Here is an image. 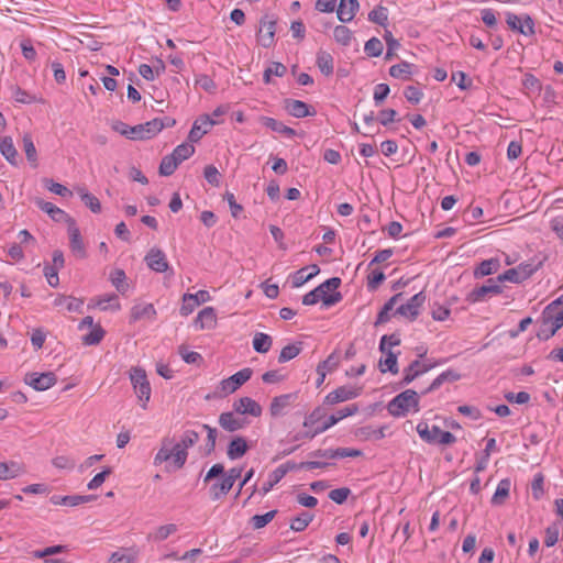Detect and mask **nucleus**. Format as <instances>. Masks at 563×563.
<instances>
[{
  "label": "nucleus",
  "mask_w": 563,
  "mask_h": 563,
  "mask_svg": "<svg viewBox=\"0 0 563 563\" xmlns=\"http://www.w3.org/2000/svg\"><path fill=\"white\" fill-rule=\"evenodd\" d=\"M341 285L339 277H332L314 288L318 295H321V301L325 307L333 306L342 300V295L335 291Z\"/></svg>",
  "instance_id": "obj_7"
},
{
  "label": "nucleus",
  "mask_w": 563,
  "mask_h": 563,
  "mask_svg": "<svg viewBox=\"0 0 563 563\" xmlns=\"http://www.w3.org/2000/svg\"><path fill=\"white\" fill-rule=\"evenodd\" d=\"M203 175L206 180L212 186H219L220 184V173L217 167L213 165H208L205 167Z\"/></svg>",
  "instance_id": "obj_64"
},
{
  "label": "nucleus",
  "mask_w": 563,
  "mask_h": 563,
  "mask_svg": "<svg viewBox=\"0 0 563 563\" xmlns=\"http://www.w3.org/2000/svg\"><path fill=\"white\" fill-rule=\"evenodd\" d=\"M284 108L288 114L298 119L316 114L313 108L300 100L286 99L284 101Z\"/></svg>",
  "instance_id": "obj_19"
},
{
  "label": "nucleus",
  "mask_w": 563,
  "mask_h": 563,
  "mask_svg": "<svg viewBox=\"0 0 563 563\" xmlns=\"http://www.w3.org/2000/svg\"><path fill=\"white\" fill-rule=\"evenodd\" d=\"M199 305L194 299L192 294H185L183 296V303L180 307V314L184 317L189 316Z\"/></svg>",
  "instance_id": "obj_54"
},
{
  "label": "nucleus",
  "mask_w": 563,
  "mask_h": 563,
  "mask_svg": "<svg viewBox=\"0 0 563 563\" xmlns=\"http://www.w3.org/2000/svg\"><path fill=\"white\" fill-rule=\"evenodd\" d=\"M273 340L268 334L257 332L253 338V347L257 353H267L272 346Z\"/></svg>",
  "instance_id": "obj_39"
},
{
  "label": "nucleus",
  "mask_w": 563,
  "mask_h": 563,
  "mask_svg": "<svg viewBox=\"0 0 563 563\" xmlns=\"http://www.w3.org/2000/svg\"><path fill=\"white\" fill-rule=\"evenodd\" d=\"M54 307H65L67 311H80L81 307L84 305V301L81 299H77L74 297L65 296V295H58L54 299Z\"/></svg>",
  "instance_id": "obj_33"
},
{
  "label": "nucleus",
  "mask_w": 563,
  "mask_h": 563,
  "mask_svg": "<svg viewBox=\"0 0 563 563\" xmlns=\"http://www.w3.org/2000/svg\"><path fill=\"white\" fill-rule=\"evenodd\" d=\"M88 308H99L102 311H118L121 309L119 298L115 294L102 295L90 299Z\"/></svg>",
  "instance_id": "obj_21"
},
{
  "label": "nucleus",
  "mask_w": 563,
  "mask_h": 563,
  "mask_svg": "<svg viewBox=\"0 0 563 563\" xmlns=\"http://www.w3.org/2000/svg\"><path fill=\"white\" fill-rule=\"evenodd\" d=\"M417 432L420 438L431 444H443L450 445L456 441L454 434L449 431L441 430L438 426L429 428L427 422H420L417 424Z\"/></svg>",
  "instance_id": "obj_4"
},
{
  "label": "nucleus",
  "mask_w": 563,
  "mask_h": 563,
  "mask_svg": "<svg viewBox=\"0 0 563 563\" xmlns=\"http://www.w3.org/2000/svg\"><path fill=\"white\" fill-rule=\"evenodd\" d=\"M426 301V295L423 291H420L412 296L406 303L400 305L396 310L395 314H400L410 321L417 319L420 313V308Z\"/></svg>",
  "instance_id": "obj_8"
},
{
  "label": "nucleus",
  "mask_w": 563,
  "mask_h": 563,
  "mask_svg": "<svg viewBox=\"0 0 563 563\" xmlns=\"http://www.w3.org/2000/svg\"><path fill=\"white\" fill-rule=\"evenodd\" d=\"M386 355L385 360L379 361L380 372L385 373L389 371L393 374L398 373V364H397V354H395L391 350L386 351L384 353Z\"/></svg>",
  "instance_id": "obj_42"
},
{
  "label": "nucleus",
  "mask_w": 563,
  "mask_h": 563,
  "mask_svg": "<svg viewBox=\"0 0 563 563\" xmlns=\"http://www.w3.org/2000/svg\"><path fill=\"white\" fill-rule=\"evenodd\" d=\"M333 36L338 43L347 46L352 40V32L344 25H338L333 31Z\"/></svg>",
  "instance_id": "obj_50"
},
{
  "label": "nucleus",
  "mask_w": 563,
  "mask_h": 563,
  "mask_svg": "<svg viewBox=\"0 0 563 563\" xmlns=\"http://www.w3.org/2000/svg\"><path fill=\"white\" fill-rule=\"evenodd\" d=\"M368 20L379 24L382 26H386L388 21V11L385 7L378 5L375 7L369 13H368Z\"/></svg>",
  "instance_id": "obj_47"
},
{
  "label": "nucleus",
  "mask_w": 563,
  "mask_h": 563,
  "mask_svg": "<svg viewBox=\"0 0 563 563\" xmlns=\"http://www.w3.org/2000/svg\"><path fill=\"white\" fill-rule=\"evenodd\" d=\"M312 520H313V515H311L309 512H302L291 520L290 529L296 532H301L309 526V523Z\"/></svg>",
  "instance_id": "obj_45"
},
{
  "label": "nucleus",
  "mask_w": 563,
  "mask_h": 563,
  "mask_svg": "<svg viewBox=\"0 0 563 563\" xmlns=\"http://www.w3.org/2000/svg\"><path fill=\"white\" fill-rule=\"evenodd\" d=\"M158 120L153 119L142 124L134 125L130 130L132 140H150L157 134Z\"/></svg>",
  "instance_id": "obj_20"
},
{
  "label": "nucleus",
  "mask_w": 563,
  "mask_h": 563,
  "mask_svg": "<svg viewBox=\"0 0 563 563\" xmlns=\"http://www.w3.org/2000/svg\"><path fill=\"white\" fill-rule=\"evenodd\" d=\"M36 206L44 212H46L51 219L55 222H66L69 224V220H75L68 213H66L60 208L56 207L52 202L44 201L41 198L35 199Z\"/></svg>",
  "instance_id": "obj_18"
},
{
  "label": "nucleus",
  "mask_w": 563,
  "mask_h": 563,
  "mask_svg": "<svg viewBox=\"0 0 563 563\" xmlns=\"http://www.w3.org/2000/svg\"><path fill=\"white\" fill-rule=\"evenodd\" d=\"M52 464L58 470L71 471L76 467V461L66 455H59L52 460Z\"/></svg>",
  "instance_id": "obj_55"
},
{
  "label": "nucleus",
  "mask_w": 563,
  "mask_h": 563,
  "mask_svg": "<svg viewBox=\"0 0 563 563\" xmlns=\"http://www.w3.org/2000/svg\"><path fill=\"white\" fill-rule=\"evenodd\" d=\"M110 280L115 289L121 294L125 295L129 290V284L126 283V275L123 269L115 268L110 273Z\"/></svg>",
  "instance_id": "obj_36"
},
{
  "label": "nucleus",
  "mask_w": 563,
  "mask_h": 563,
  "mask_svg": "<svg viewBox=\"0 0 563 563\" xmlns=\"http://www.w3.org/2000/svg\"><path fill=\"white\" fill-rule=\"evenodd\" d=\"M319 272L320 268L316 264L298 269L292 275V286L296 288L302 286L305 283L318 275Z\"/></svg>",
  "instance_id": "obj_30"
},
{
  "label": "nucleus",
  "mask_w": 563,
  "mask_h": 563,
  "mask_svg": "<svg viewBox=\"0 0 563 563\" xmlns=\"http://www.w3.org/2000/svg\"><path fill=\"white\" fill-rule=\"evenodd\" d=\"M249 450L246 440L243 437H235L228 445L227 455L230 460L242 457Z\"/></svg>",
  "instance_id": "obj_29"
},
{
  "label": "nucleus",
  "mask_w": 563,
  "mask_h": 563,
  "mask_svg": "<svg viewBox=\"0 0 563 563\" xmlns=\"http://www.w3.org/2000/svg\"><path fill=\"white\" fill-rule=\"evenodd\" d=\"M500 267L499 261L497 258H489L481 262L478 266L474 269V276L476 278L485 277L492 275L498 271Z\"/></svg>",
  "instance_id": "obj_34"
},
{
  "label": "nucleus",
  "mask_w": 563,
  "mask_h": 563,
  "mask_svg": "<svg viewBox=\"0 0 563 563\" xmlns=\"http://www.w3.org/2000/svg\"><path fill=\"white\" fill-rule=\"evenodd\" d=\"M0 152L3 157L13 166H18L19 164V155L18 151L13 144V140L11 136H4L0 141Z\"/></svg>",
  "instance_id": "obj_31"
},
{
  "label": "nucleus",
  "mask_w": 563,
  "mask_h": 563,
  "mask_svg": "<svg viewBox=\"0 0 563 563\" xmlns=\"http://www.w3.org/2000/svg\"><path fill=\"white\" fill-rule=\"evenodd\" d=\"M221 478L210 486L209 495L213 501L220 500L225 496L233 487V484L224 476V466L221 463L213 464L207 472L203 482L208 483L216 477Z\"/></svg>",
  "instance_id": "obj_3"
},
{
  "label": "nucleus",
  "mask_w": 563,
  "mask_h": 563,
  "mask_svg": "<svg viewBox=\"0 0 563 563\" xmlns=\"http://www.w3.org/2000/svg\"><path fill=\"white\" fill-rule=\"evenodd\" d=\"M520 274L521 273L519 272V269H517V267H514V268L507 269L505 273L500 274L498 276V280L518 284V283H521L525 280Z\"/></svg>",
  "instance_id": "obj_60"
},
{
  "label": "nucleus",
  "mask_w": 563,
  "mask_h": 563,
  "mask_svg": "<svg viewBox=\"0 0 563 563\" xmlns=\"http://www.w3.org/2000/svg\"><path fill=\"white\" fill-rule=\"evenodd\" d=\"M156 317V310L152 303L135 305L131 309L132 321H139L142 319L153 320Z\"/></svg>",
  "instance_id": "obj_32"
},
{
  "label": "nucleus",
  "mask_w": 563,
  "mask_h": 563,
  "mask_svg": "<svg viewBox=\"0 0 563 563\" xmlns=\"http://www.w3.org/2000/svg\"><path fill=\"white\" fill-rule=\"evenodd\" d=\"M419 394L413 389H406L394 397L387 405L388 412L394 417H405L411 409L420 410Z\"/></svg>",
  "instance_id": "obj_2"
},
{
  "label": "nucleus",
  "mask_w": 563,
  "mask_h": 563,
  "mask_svg": "<svg viewBox=\"0 0 563 563\" xmlns=\"http://www.w3.org/2000/svg\"><path fill=\"white\" fill-rule=\"evenodd\" d=\"M219 424L225 431L234 432L243 429L247 424V421L245 418L235 416L233 412L228 411L222 412L219 416Z\"/></svg>",
  "instance_id": "obj_22"
},
{
  "label": "nucleus",
  "mask_w": 563,
  "mask_h": 563,
  "mask_svg": "<svg viewBox=\"0 0 563 563\" xmlns=\"http://www.w3.org/2000/svg\"><path fill=\"white\" fill-rule=\"evenodd\" d=\"M386 426L376 429L372 426H364L355 431V437L361 441L380 440L385 438Z\"/></svg>",
  "instance_id": "obj_28"
},
{
  "label": "nucleus",
  "mask_w": 563,
  "mask_h": 563,
  "mask_svg": "<svg viewBox=\"0 0 563 563\" xmlns=\"http://www.w3.org/2000/svg\"><path fill=\"white\" fill-rule=\"evenodd\" d=\"M195 153V147L191 144L183 143L173 151L172 155L181 163L183 161L189 158Z\"/></svg>",
  "instance_id": "obj_49"
},
{
  "label": "nucleus",
  "mask_w": 563,
  "mask_h": 563,
  "mask_svg": "<svg viewBox=\"0 0 563 563\" xmlns=\"http://www.w3.org/2000/svg\"><path fill=\"white\" fill-rule=\"evenodd\" d=\"M443 364V361H435L433 363H421L419 360L412 361L408 367L404 369L402 384L408 385L420 375L431 371L433 367Z\"/></svg>",
  "instance_id": "obj_11"
},
{
  "label": "nucleus",
  "mask_w": 563,
  "mask_h": 563,
  "mask_svg": "<svg viewBox=\"0 0 563 563\" xmlns=\"http://www.w3.org/2000/svg\"><path fill=\"white\" fill-rule=\"evenodd\" d=\"M217 324V313L214 308L206 307L199 311L195 319V325L201 330L213 329Z\"/></svg>",
  "instance_id": "obj_26"
},
{
  "label": "nucleus",
  "mask_w": 563,
  "mask_h": 563,
  "mask_svg": "<svg viewBox=\"0 0 563 563\" xmlns=\"http://www.w3.org/2000/svg\"><path fill=\"white\" fill-rule=\"evenodd\" d=\"M542 319L544 325H551L548 333L543 335L542 332H538V338L540 340H548L551 336H553L559 329L563 327V306L561 307H553V305H548L543 312H542Z\"/></svg>",
  "instance_id": "obj_5"
},
{
  "label": "nucleus",
  "mask_w": 563,
  "mask_h": 563,
  "mask_svg": "<svg viewBox=\"0 0 563 563\" xmlns=\"http://www.w3.org/2000/svg\"><path fill=\"white\" fill-rule=\"evenodd\" d=\"M358 9L357 0H340L336 14L341 22H350Z\"/></svg>",
  "instance_id": "obj_27"
},
{
  "label": "nucleus",
  "mask_w": 563,
  "mask_h": 563,
  "mask_svg": "<svg viewBox=\"0 0 563 563\" xmlns=\"http://www.w3.org/2000/svg\"><path fill=\"white\" fill-rule=\"evenodd\" d=\"M253 374V371L249 367L243 368L229 378L223 379L220 383V389L224 395H229L239 389L244 383H246Z\"/></svg>",
  "instance_id": "obj_10"
},
{
  "label": "nucleus",
  "mask_w": 563,
  "mask_h": 563,
  "mask_svg": "<svg viewBox=\"0 0 563 563\" xmlns=\"http://www.w3.org/2000/svg\"><path fill=\"white\" fill-rule=\"evenodd\" d=\"M44 181H45L46 188L51 192H54L55 195H58L62 197H71L73 196V191L69 190L66 186H64L59 183H55L52 179H45Z\"/></svg>",
  "instance_id": "obj_53"
},
{
  "label": "nucleus",
  "mask_w": 563,
  "mask_h": 563,
  "mask_svg": "<svg viewBox=\"0 0 563 563\" xmlns=\"http://www.w3.org/2000/svg\"><path fill=\"white\" fill-rule=\"evenodd\" d=\"M24 473V465L16 461L0 462V481L12 479Z\"/></svg>",
  "instance_id": "obj_25"
},
{
  "label": "nucleus",
  "mask_w": 563,
  "mask_h": 563,
  "mask_svg": "<svg viewBox=\"0 0 563 563\" xmlns=\"http://www.w3.org/2000/svg\"><path fill=\"white\" fill-rule=\"evenodd\" d=\"M68 235H69V247L74 255L78 258H85L87 256L86 247L75 220H69Z\"/></svg>",
  "instance_id": "obj_16"
},
{
  "label": "nucleus",
  "mask_w": 563,
  "mask_h": 563,
  "mask_svg": "<svg viewBox=\"0 0 563 563\" xmlns=\"http://www.w3.org/2000/svg\"><path fill=\"white\" fill-rule=\"evenodd\" d=\"M385 280V274L380 269H374L367 276V287L369 290H376Z\"/></svg>",
  "instance_id": "obj_57"
},
{
  "label": "nucleus",
  "mask_w": 563,
  "mask_h": 563,
  "mask_svg": "<svg viewBox=\"0 0 563 563\" xmlns=\"http://www.w3.org/2000/svg\"><path fill=\"white\" fill-rule=\"evenodd\" d=\"M511 482L508 478L501 479L492 497V504L495 506L503 505L509 496Z\"/></svg>",
  "instance_id": "obj_35"
},
{
  "label": "nucleus",
  "mask_w": 563,
  "mask_h": 563,
  "mask_svg": "<svg viewBox=\"0 0 563 563\" xmlns=\"http://www.w3.org/2000/svg\"><path fill=\"white\" fill-rule=\"evenodd\" d=\"M283 471L282 470H274L269 475L267 481L263 484V486L260 488L258 493L261 496H265L268 494L272 488L278 484L283 479Z\"/></svg>",
  "instance_id": "obj_43"
},
{
  "label": "nucleus",
  "mask_w": 563,
  "mask_h": 563,
  "mask_svg": "<svg viewBox=\"0 0 563 563\" xmlns=\"http://www.w3.org/2000/svg\"><path fill=\"white\" fill-rule=\"evenodd\" d=\"M104 334L106 331L102 329V327L100 324H97L92 328V330L89 333L82 336V343L85 345L99 344L103 339Z\"/></svg>",
  "instance_id": "obj_44"
},
{
  "label": "nucleus",
  "mask_w": 563,
  "mask_h": 563,
  "mask_svg": "<svg viewBox=\"0 0 563 563\" xmlns=\"http://www.w3.org/2000/svg\"><path fill=\"white\" fill-rule=\"evenodd\" d=\"M234 410L240 415H251L260 417L262 415V407L250 397H242L233 404Z\"/></svg>",
  "instance_id": "obj_24"
},
{
  "label": "nucleus",
  "mask_w": 563,
  "mask_h": 563,
  "mask_svg": "<svg viewBox=\"0 0 563 563\" xmlns=\"http://www.w3.org/2000/svg\"><path fill=\"white\" fill-rule=\"evenodd\" d=\"M296 399L297 393L284 394L274 397L269 406L271 415L273 417L282 416L285 409L288 408Z\"/></svg>",
  "instance_id": "obj_23"
},
{
  "label": "nucleus",
  "mask_w": 563,
  "mask_h": 563,
  "mask_svg": "<svg viewBox=\"0 0 563 563\" xmlns=\"http://www.w3.org/2000/svg\"><path fill=\"white\" fill-rule=\"evenodd\" d=\"M196 85L207 92H213L217 88L216 82L208 75L201 74L196 77Z\"/></svg>",
  "instance_id": "obj_63"
},
{
  "label": "nucleus",
  "mask_w": 563,
  "mask_h": 563,
  "mask_svg": "<svg viewBox=\"0 0 563 563\" xmlns=\"http://www.w3.org/2000/svg\"><path fill=\"white\" fill-rule=\"evenodd\" d=\"M177 531V526L174 523H168L161 526L156 529V531L151 536L155 541L166 540L170 534Z\"/></svg>",
  "instance_id": "obj_52"
},
{
  "label": "nucleus",
  "mask_w": 563,
  "mask_h": 563,
  "mask_svg": "<svg viewBox=\"0 0 563 563\" xmlns=\"http://www.w3.org/2000/svg\"><path fill=\"white\" fill-rule=\"evenodd\" d=\"M383 48L382 41L377 37H372L365 43L364 52L367 56L378 57L382 55Z\"/></svg>",
  "instance_id": "obj_48"
},
{
  "label": "nucleus",
  "mask_w": 563,
  "mask_h": 563,
  "mask_svg": "<svg viewBox=\"0 0 563 563\" xmlns=\"http://www.w3.org/2000/svg\"><path fill=\"white\" fill-rule=\"evenodd\" d=\"M405 98L412 104L421 101L423 92L416 86H408L404 91Z\"/></svg>",
  "instance_id": "obj_61"
},
{
  "label": "nucleus",
  "mask_w": 563,
  "mask_h": 563,
  "mask_svg": "<svg viewBox=\"0 0 563 563\" xmlns=\"http://www.w3.org/2000/svg\"><path fill=\"white\" fill-rule=\"evenodd\" d=\"M180 163L172 155L163 157L159 165V174L162 176H170Z\"/></svg>",
  "instance_id": "obj_46"
},
{
  "label": "nucleus",
  "mask_w": 563,
  "mask_h": 563,
  "mask_svg": "<svg viewBox=\"0 0 563 563\" xmlns=\"http://www.w3.org/2000/svg\"><path fill=\"white\" fill-rule=\"evenodd\" d=\"M412 66L413 65L408 62H401L399 64L393 65L389 68V75L394 78L409 80L412 74Z\"/></svg>",
  "instance_id": "obj_38"
},
{
  "label": "nucleus",
  "mask_w": 563,
  "mask_h": 563,
  "mask_svg": "<svg viewBox=\"0 0 563 563\" xmlns=\"http://www.w3.org/2000/svg\"><path fill=\"white\" fill-rule=\"evenodd\" d=\"M277 510H271L264 515H255L252 517L251 522L254 529L264 528L268 525L276 516Z\"/></svg>",
  "instance_id": "obj_51"
},
{
  "label": "nucleus",
  "mask_w": 563,
  "mask_h": 563,
  "mask_svg": "<svg viewBox=\"0 0 563 563\" xmlns=\"http://www.w3.org/2000/svg\"><path fill=\"white\" fill-rule=\"evenodd\" d=\"M144 261L156 273H165L169 268L165 253L158 247H152L145 255Z\"/></svg>",
  "instance_id": "obj_15"
},
{
  "label": "nucleus",
  "mask_w": 563,
  "mask_h": 563,
  "mask_svg": "<svg viewBox=\"0 0 563 563\" xmlns=\"http://www.w3.org/2000/svg\"><path fill=\"white\" fill-rule=\"evenodd\" d=\"M57 382V377L53 372L42 374L31 373L25 377V383L33 387L35 390L44 391L53 387Z\"/></svg>",
  "instance_id": "obj_13"
},
{
  "label": "nucleus",
  "mask_w": 563,
  "mask_h": 563,
  "mask_svg": "<svg viewBox=\"0 0 563 563\" xmlns=\"http://www.w3.org/2000/svg\"><path fill=\"white\" fill-rule=\"evenodd\" d=\"M130 379L139 400L143 401L142 407L146 408V402L150 400L152 393L146 372L141 367H132L130 369Z\"/></svg>",
  "instance_id": "obj_6"
},
{
  "label": "nucleus",
  "mask_w": 563,
  "mask_h": 563,
  "mask_svg": "<svg viewBox=\"0 0 563 563\" xmlns=\"http://www.w3.org/2000/svg\"><path fill=\"white\" fill-rule=\"evenodd\" d=\"M400 344V338L398 334L393 333L389 335H383L379 343V350L382 353H386V351L390 350L393 346H397Z\"/></svg>",
  "instance_id": "obj_56"
},
{
  "label": "nucleus",
  "mask_w": 563,
  "mask_h": 563,
  "mask_svg": "<svg viewBox=\"0 0 563 563\" xmlns=\"http://www.w3.org/2000/svg\"><path fill=\"white\" fill-rule=\"evenodd\" d=\"M362 393V387L341 386L325 396L324 402L335 405L342 401L354 399Z\"/></svg>",
  "instance_id": "obj_14"
},
{
  "label": "nucleus",
  "mask_w": 563,
  "mask_h": 563,
  "mask_svg": "<svg viewBox=\"0 0 563 563\" xmlns=\"http://www.w3.org/2000/svg\"><path fill=\"white\" fill-rule=\"evenodd\" d=\"M276 31V20L269 15H264L260 21V30L257 32V42L263 47H271L274 43Z\"/></svg>",
  "instance_id": "obj_12"
},
{
  "label": "nucleus",
  "mask_w": 563,
  "mask_h": 563,
  "mask_svg": "<svg viewBox=\"0 0 563 563\" xmlns=\"http://www.w3.org/2000/svg\"><path fill=\"white\" fill-rule=\"evenodd\" d=\"M335 423H336V419H333V417L330 416L322 424L318 426L313 430H308L307 432H305L303 437L307 439H312L317 434L324 432L325 430H328Z\"/></svg>",
  "instance_id": "obj_59"
},
{
  "label": "nucleus",
  "mask_w": 563,
  "mask_h": 563,
  "mask_svg": "<svg viewBox=\"0 0 563 563\" xmlns=\"http://www.w3.org/2000/svg\"><path fill=\"white\" fill-rule=\"evenodd\" d=\"M500 280L497 278H488L484 285L474 288L468 295L470 302H478L486 298L488 295H498L503 291Z\"/></svg>",
  "instance_id": "obj_9"
},
{
  "label": "nucleus",
  "mask_w": 563,
  "mask_h": 563,
  "mask_svg": "<svg viewBox=\"0 0 563 563\" xmlns=\"http://www.w3.org/2000/svg\"><path fill=\"white\" fill-rule=\"evenodd\" d=\"M23 150L25 152L26 158L32 167H37V152L31 135L24 134L23 139Z\"/></svg>",
  "instance_id": "obj_41"
},
{
  "label": "nucleus",
  "mask_w": 563,
  "mask_h": 563,
  "mask_svg": "<svg viewBox=\"0 0 563 563\" xmlns=\"http://www.w3.org/2000/svg\"><path fill=\"white\" fill-rule=\"evenodd\" d=\"M317 65L324 76L333 74V57L330 53L320 51L317 54Z\"/></svg>",
  "instance_id": "obj_37"
},
{
  "label": "nucleus",
  "mask_w": 563,
  "mask_h": 563,
  "mask_svg": "<svg viewBox=\"0 0 563 563\" xmlns=\"http://www.w3.org/2000/svg\"><path fill=\"white\" fill-rule=\"evenodd\" d=\"M217 124V121L213 120L208 114L200 115L192 124V128L189 132L188 140L191 143H197L201 140V137L209 132V130Z\"/></svg>",
  "instance_id": "obj_17"
},
{
  "label": "nucleus",
  "mask_w": 563,
  "mask_h": 563,
  "mask_svg": "<svg viewBox=\"0 0 563 563\" xmlns=\"http://www.w3.org/2000/svg\"><path fill=\"white\" fill-rule=\"evenodd\" d=\"M350 494H351V490L347 487L335 488L329 493V498L332 501L341 505L347 499Z\"/></svg>",
  "instance_id": "obj_62"
},
{
  "label": "nucleus",
  "mask_w": 563,
  "mask_h": 563,
  "mask_svg": "<svg viewBox=\"0 0 563 563\" xmlns=\"http://www.w3.org/2000/svg\"><path fill=\"white\" fill-rule=\"evenodd\" d=\"M112 473L111 467H104L102 472L96 474L92 479L88 483V489H97L99 488L106 481L107 476Z\"/></svg>",
  "instance_id": "obj_58"
},
{
  "label": "nucleus",
  "mask_w": 563,
  "mask_h": 563,
  "mask_svg": "<svg viewBox=\"0 0 563 563\" xmlns=\"http://www.w3.org/2000/svg\"><path fill=\"white\" fill-rule=\"evenodd\" d=\"M198 441L199 433L194 430L185 431L180 441L174 445H172V441L168 438L163 439L162 446L154 456V465L157 466L172 461L165 466L166 472L183 468L188 457L187 450L194 446Z\"/></svg>",
  "instance_id": "obj_1"
},
{
  "label": "nucleus",
  "mask_w": 563,
  "mask_h": 563,
  "mask_svg": "<svg viewBox=\"0 0 563 563\" xmlns=\"http://www.w3.org/2000/svg\"><path fill=\"white\" fill-rule=\"evenodd\" d=\"M301 350H302V343L301 342H297V343L288 344V345L284 346L282 349V351H280L279 356H278V362L279 363H286V362L295 358L296 356L299 355Z\"/></svg>",
  "instance_id": "obj_40"
}]
</instances>
